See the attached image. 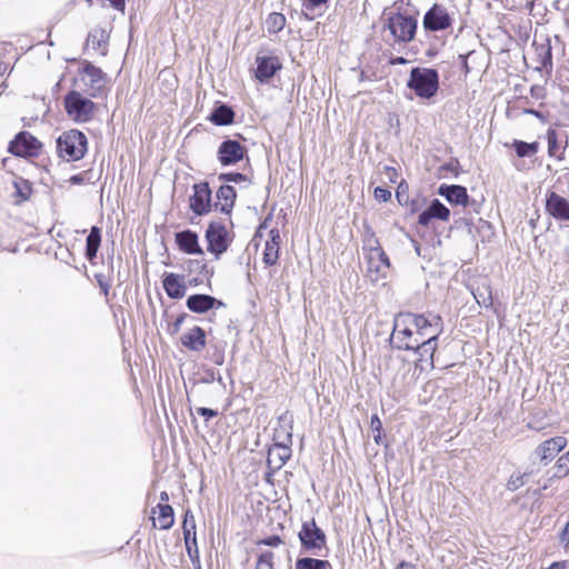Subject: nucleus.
Returning a JSON list of instances; mask_svg holds the SVG:
<instances>
[{"label":"nucleus","mask_w":569,"mask_h":569,"mask_svg":"<svg viewBox=\"0 0 569 569\" xmlns=\"http://www.w3.org/2000/svg\"><path fill=\"white\" fill-rule=\"evenodd\" d=\"M107 83L106 73L89 61H84L73 81L76 90L86 93L90 98L101 97Z\"/></svg>","instance_id":"f257e3e1"},{"label":"nucleus","mask_w":569,"mask_h":569,"mask_svg":"<svg viewBox=\"0 0 569 569\" xmlns=\"http://www.w3.org/2000/svg\"><path fill=\"white\" fill-rule=\"evenodd\" d=\"M87 151L88 139L86 134L78 129L64 131L57 139L58 156L64 161L81 160Z\"/></svg>","instance_id":"f03ea898"},{"label":"nucleus","mask_w":569,"mask_h":569,"mask_svg":"<svg viewBox=\"0 0 569 569\" xmlns=\"http://www.w3.org/2000/svg\"><path fill=\"white\" fill-rule=\"evenodd\" d=\"M298 539L301 553L317 557L325 556L323 550H327V536L313 518L302 522L298 532Z\"/></svg>","instance_id":"7ed1b4c3"},{"label":"nucleus","mask_w":569,"mask_h":569,"mask_svg":"<svg viewBox=\"0 0 569 569\" xmlns=\"http://www.w3.org/2000/svg\"><path fill=\"white\" fill-rule=\"evenodd\" d=\"M407 87L419 98L430 99L439 89V73L432 68L415 67L410 70Z\"/></svg>","instance_id":"20e7f679"},{"label":"nucleus","mask_w":569,"mask_h":569,"mask_svg":"<svg viewBox=\"0 0 569 569\" xmlns=\"http://www.w3.org/2000/svg\"><path fill=\"white\" fill-rule=\"evenodd\" d=\"M79 90L69 91L63 99L67 114L76 122H88L93 117L96 104L90 97H84Z\"/></svg>","instance_id":"39448f33"},{"label":"nucleus","mask_w":569,"mask_h":569,"mask_svg":"<svg viewBox=\"0 0 569 569\" xmlns=\"http://www.w3.org/2000/svg\"><path fill=\"white\" fill-rule=\"evenodd\" d=\"M418 21L412 16L400 12L390 13L385 28L390 31L395 42L408 43L413 40Z\"/></svg>","instance_id":"423d86ee"},{"label":"nucleus","mask_w":569,"mask_h":569,"mask_svg":"<svg viewBox=\"0 0 569 569\" xmlns=\"http://www.w3.org/2000/svg\"><path fill=\"white\" fill-rule=\"evenodd\" d=\"M413 328L418 339L426 340V338H432V340H438L443 331V321L439 315L432 312L416 313Z\"/></svg>","instance_id":"0eeeda50"},{"label":"nucleus","mask_w":569,"mask_h":569,"mask_svg":"<svg viewBox=\"0 0 569 569\" xmlns=\"http://www.w3.org/2000/svg\"><path fill=\"white\" fill-rule=\"evenodd\" d=\"M206 240L208 242V251L213 253L216 259L226 252L230 246L228 239V230L221 222L212 221L206 230Z\"/></svg>","instance_id":"6e6552de"},{"label":"nucleus","mask_w":569,"mask_h":569,"mask_svg":"<svg viewBox=\"0 0 569 569\" xmlns=\"http://www.w3.org/2000/svg\"><path fill=\"white\" fill-rule=\"evenodd\" d=\"M42 144L28 131H21L10 141L8 151L17 157L28 158L39 154Z\"/></svg>","instance_id":"1a4fd4ad"},{"label":"nucleus","mask_w":569,"mask_h":569,"mask_svg":"<svg viewBox=\"0 0 569 569\" xmlns=\"http://www.w3.org/2000/svg\"><path fill=\"white\" fill-rule=\"evenodd\" d=\"M193 193L189 198V208L197 216H204L212 209V191L207 181L192 186Z\"/></svg>","instance_id":"9d476101"},{"label":"nucleus","mask_w":569,"mask_h":569,"mask_svg":"<svg viewBox=\"0 0 569 569\" xmlns=\"http://www.w3.org/2000/svg\"><path fill=\"white\" fill-rule=\"evenodd\" d=\"M452 18L448 10L438 3H435L423 16L422 26L426 31L438 32L450 28Z\"/></svg>","instance_id":"9b49d317"},{"label":"nucleus","mask_w":569,"mask_h":569,"mask_svg":"<svg viewBox=\"0 0 569 569\" xmlns=\"http://www.w3.org/2000/svg\"><path fill=\"white\" fill-rule=\"evenodd\" d=\"M247 154V149L233 139L223 140L218 147L217 158L222 167L234 166Z\"/></svg>","instance_id":"f8f14e48"},{"label":"nucleus","mask_w":569,"mask_h":569,"mask_svg":"<svg viewBox=\"0 0 569 569\" xmlns=\"http://www.w3.org/2000/svg\"><path fill=\"white\" fill-rule=\"evenodd\" d=\"M545 211L557 221H569V200L556 191L548 190L545 199Z\"/></svg>","instance_id":"ddd939ff"},{"label":"nucleus","mask_w":569,"mask_h":569,"mask_svg":"<svg viewBox=\"0 0 569 569\" xmlns=\"http://www.w3.org/2000/svg\"><path fill=\"white\" fill-rule=\"evenodd\" d=\"M567 438L563 436H556L541 442L533 451V455L539 458L543 466L551 462L556 456L567 447Z\"/></svg>","instance_id":"4468645a"},{"label":"nucleus","mask_w":569,"mask_h":569,"mask_svg":"<svg viewBox=\"0 0 569 569\" xmlns=\"http://www.w3.org/2000/svg\"><path fill=\"white\" fill-rule=\"evenodd\" d=\"M254 77L260 83H267L281 68L277 56H257Z\"/></svg>","instance_id":"2eb2a0df"},{"label":"nucleus","mask_w":569,"mask_h":569,"mask_svg":"<svg viewBox=\"0 0 569 569\" xmlns=\"http://www.w3.org/2000/svg\"><path fill=\"white\" fill-rule=\"evenodd\" d=\"M187 308L194 313H206L211 309L226 307L224 302L206 293L190 295L186 300Z\"/></svg>","instance_id":"dca6fc26"},{"label":"nucleus","mask_w":569,"mask_h":569,"mask_svg":"<svg viewBox=\"0 0 569 569\" xmlns=\"http://www.w3.org/2000/svg\"><path fill=\"white\" fill-rule=\"evenodd\" d=\"M450 210L439 199H432L429 206L418 216V223L428 227L432 220L448 221Z\"/></svg>","instance_id":"f3484780"},{"label":"nucleus","mask_w":569,"mask_h":569,"mask_svg":"<svg viewBox=\"0 0 569 569\" xmlns=\"http://www.w3.org/2000/svg\"><path fill=\"white\" fill-rule=\"evenodd\" d=\"M438 194L443 197L450 204L463 207L469 204L467 188L460 184H440Z\"/></svg>","instance_id":"a211bd4d"},{"label":"nucleus","mask_w":569,"mask_h":569,"mask_svg":"<svg viewBox=\"0 0 569 569\" xmlns=\"http://www.w3.org/2000/svg\"><path fill=\"white\" fill-rule=\"evenodd\" d=\"M548 143V156L561 160L565 149L568 144V136L553 128H549L546 133Z\"/></svg>","instance_id":"6ab92c4d"},{"label":"nucleus","mask_w":569,"mask_h":569,"mask_svg":"<svg viewBox=\"0 0 569 569\" xmlns=\"http://www.w3.org/2000/svg\"><path fill=\"white\" fill-rule=\"evenodd\" d=\"M291 446L272 445L268 450L267 465L271 473L279 471L291 458Z\"/></svg>","instance_id":"aec40b11"},{"label":"nucleus","mask_w":569,"mask_h":569,"mask_svg":"<svg viewBox=\"0 0 569 569\" xmlns=\"http://www.w3.org/2000/svg\"><path fill=\"white\" fill-rule=\"evenodd\" d=\"M176 243L178 248L187 254H203L199 244L198 234L192 230H183L176 233Z\"/></svg>","instance_id":"412c9836"},{"label":"nucleus","mask_w":569,"mask_h":569,"mask_svg":"<svg viewBox=\"0 0 569 569\" xmlns=\"http://www.w3.org/2000/svg\"><path fill=\"white\" fill-rule=\"evenodd\" d=\"M181 345L191 351H201L207 343L206 331L194 326L188 332L181 336Z\"/></svg>","instance_id":"4be33fe9"},{"label":"nucleus","mask_w":569,"mask_h":569,"mask_svg":"<svg viewBox=\"0 0 569 569\" xmlns=\"http://www.w3.org/2000/svg\"><path fill=\"white\" fill-rule=\"evenodd\" d=\"M216 197L218 199V202L214 203L216 209L224 214H230L237 198L236 189L232 186L222 184L217 190Z\"/></svg>","instance_id":"5701e85b"},{"label":"nucleus","mask_w":569,"mask_h":569,"mask_svg":"<svg viewBox=\"0 0 569 569\" xmlns=\"http://www.w3.org/2000/svg\"><path fill=\"white\" fill-rule=\"evenodd\" d=\"M418 339L416 331L411 329H402L400 333L390 336V345L393 349L410 351L418 346Z\"/></svg>","instance_id":"b1692460"},{"label":"nucleus","mask_w":569,"mask_h":569,"mask_svg":"<svg viewBox=\"0 0 569 569\" xmlns=\"http://www.w3.org/2000/svg\"><path fill=\"white\" fill-rule=\"evenodd\" d=\"M279 244H280V233L278 229H271L269 232V239L266 241L264 250H263V262L267 266H273L277 263L279 258Z\"/></svg>","instance_id":"393cba45"},{"label":"nucleus","mask_w":569,"mask_h":569,"mask_svg":"<svg viewBox=\"0 0 569 569\" xmlns=\"http://www.w3.org/2000/svg\"><path fill=\"white\" fill-rule=\"evenodd\" d=\"M273 441L277 446L292 445V422L287 420L286 415L278 419V427L273 430Z\"/></svg>","instance_id":"a878e982"},{"label":"nucleus","mask_w":569,"mask_h":569,"mask_svg":"<svg viewBox=\"0 0 569 569\" xmlns=\"http://www.w3.org/2000/svg\"><path fill=\"white\" fill-rule=\"evenodd\" d=\"M162 286L167 296L171 299H181L186 295L187 288L177 273H167L163 278Z\"/></svg>","instance_id":"bb28decb"},{"label":"nucleus","mask_w":569,"mask_h":569,"mask_svg":"<svg viewBox=\"0 0 569 569\" xmlns=\"http://www.w3.org/2000/svg\"><path fill=\"white\" fill-rule=\"evenodd\" d=\"M301 13L305 19L312 21L325 14L329 0H300Z\"/></svg>","instance_id":"cd10ccee"},{"label":"nucleus","mask_w":569,"mask_h":569,"mask_svg":"<svg viewBox=\"0 0 569 569\" xmlns=\"http://www.w3.org/2000/svg\"><path fill=\"white\" fill-rule=\"evenodd\" d=\"M233 109L226 103H218L209 116V120L216 126H229L234 121Z\"/></svg>","instance_id":"c85d7f7f"},{"label":"nucleus","mask_w":569,"mask_h":569,"mask_svg":"<svg viewBox=\"0 0 569 569\" xmlns=\"http://www.w3.org/2000/svg\"><path fill=\"white\" fill-rule=\"evenodd\" d=\"M390 260L387 253L382 250L381 247H376L370 249L369 254V270L376 269L377 272L382 273L385 276V270L389 269Z\"/></svg>","instance_id":"c756f323"},{"label":"nucleus","mask_w":569,"mask_h":569,"mask_svg":"<svg viewBox=\"0 0 569 569\" xmlns=\"http://www.w3.org/2000/svg\"><path fill=\"white\" fill-rule=\"evenodd\" d=\"M101 244V230L97 226L91 227L86 239V258L93 263Z\"/></svg>","instance_id":"7c9ffc66"},{"label":"nucleus","mask_w":569,"mask_h":569,"mask_svg":"<svg viewBox=\"0 0 569 569\" xmlns=\"http://www.w3.org/2000/svg\"><path fill=\"white\" fill-rule=\"evenodd\" d=\"M436 350L437 340H432V338H426V340H419L418 346L415 347L411 351L418 356V361H429L432 366Z\"/></svg>","instance_id":"2f4dec72"},{"label":"nucleus","mask_w":569,"mask_h":569,"mask_svg":"<svg viewBox=\"0 0 569 569\" xmlns=\"http://www.w3.org/2000/svg\"><path fill=\"white\" fill-rule=\"evenodd\" d=\"M471 293L479 306L485 308L492 306L491 286L487 280L482 281L477 287H472Z\"/></svg>","instance_id":"473e14b6"},{"label":"nucleus","mask_w":569,"mask_h":569,"mask_svg":"<svg viewBox=\"0 0 569 569\" xmlns=\"http://www.w3.org/2000/svg\"><path fill=\"white\" fill-rule=\"evenodd\" d=\"M182 529L187 553L190 559H192L190 551V537L192 536V543L196 546V520L190 510H187L184 513Z\"/></svg>","instance_id":"72a5a7b5"},{"label":"nucleus","mask_w":569,"mask_h":569,"mask_svg":"<svg viewBox=\"0 0 569 569\" xmlns=\"http://www.w3.org/2000/svg\"><path fill=\"white\" fill-rule=\"evenodd\" d=\"M316 557H299L296 560L295 569H332L330 561Z\"/></svg>","instance_id":"f704fd0d"},{"label":"nucleus","mask_w":569,"mask_h":569,"mask_svg":"<svg viewBox=\"0 0 569 569\" xmlns=\"http://www.w3.org/2000/svg\"><path fill=\"white\" fill-rule=\"evenodd\" d=\"M512 148L519 158L532 157L539 151L537 141L526 142L522 140H513Z\"/></svg>","instance_id":"c9c22d12"},{"label":"nucleus","mask_w":569,"mask_h":569,"mask_svg":"<svg viewBox=\"0 0 569 569\" xmlns=\"http://www.w3.org/2000/svg\"><path fill=\"white\" fill-rule=\"evenodd\" d=\"M416 313L412 312H399L393 319V329L391 336L400 333L402 329H411L413 327V318Z\"/></svg>","instance_id":"e433bc0d"},{"label":"nucleus","mask_w":569,"mask_h":569,"mask_svg":"<svg viewBox=\"0 0 569 569\" xmlns=\"http://www.w3.org/2000/svg\"><path fill=\"white\" fill-rule=\"evenodd\" d=\"M14 196L19 199L17 202H23L29 200L32 193V184L29 180L23 178H17L13 181Z\"/></svg>","instance_id":"4c0bfd02"},{"label":"nucleus","mask_w":569,"mask_h":569,"mask_svg":"<svg viewBox=\"0 0 569 569\" xmlns=\"http://www.w3.org/2000/svg\"><path fill=\"white\" fill-rule=\"evenodd\" d=\"M157 507L159 509L158 520L160 523V529H162V530L170 529L174 523L173 508L167 503L166 505L159 503Z\"/></svg>","instance_id":"58836bf2"},{"label":"nucleus","mask_w":569,"mask_h":569,"mask_svg":"<svg viewBox=\"0 0 569 569\" xmlns=\"http://www.w3.org/2000/svg\"><path fill=\"white\" fill-rule=\"evenodd\" d=\"M286 26V17L280 12H271L266 19V27L269 33H278Z\"/></svg>","instance_id":"ea45409f"},{"label":"nucleus","mask_w":569,"mask_h":569,"mask_svg":"<svg viewBox=\"0 0 569 569\" xmlns=\"http://www.w3.org/2000/svg\"><path fill=\"white\" fill-rule=\"evenodd\" d=\"M188 269L190 272H198L206 277H211L213 274V270L209 269L208 264L203 259H193L188 261Z\"/></svg>","instance_id":"a19ab883"},{"label":"nucleus","mask_w":569,"mask_h":569,"mask_svg":"<svg viewBox=\"0 0 569 569\" xmlns=\"http://www.w3.org/2000/svg\"><path fill=\"white\" fill-rule=\"evenodd\" d=\"M529 476V473L527 472H513L507 483H506V488L507 490L509 491H516L518 489H520L525 483H526V478Z\"/></svg>","instance_id":"79ce46f5"},{"label":"nucleus","mask_w":569,"mask_h":569,"mask_svg":"<svg viewBox=\"0 0 569 569\" xmlns=\"http://www.w3.org/2000/svg\"><path fill=\"white\" fill-rule=\"evenodd\" d=\"M273 557L274 555L272 551L261 552L258 556L254 569H274Z\"/></svg>","instance_id":"37998d69"},{"label":"nucleus","mask_w":569,"mask_h":569,"mask_svg":"<svg viewBox=\"0 0 569 569\" xmlns=\"http://www.w3.org/2000/svg\"><path fill=\"white\" fill-rule=\"evenodd\" d=\"M553 468L555 473L552 478L562 479L569 475V462L563 459V456L558 458Z\"/></svg>","instance_id":"c03bdc74"},{"label":"nucleus","mask_w":569,"mask_h":569,"mask_svg":"<svg viewBox=\"0 0 569 569\" xmlns=\"http://www.w3.org/2000/svg\"><path fill=\"white\" fill-rule=\"evenodd\" d=\"M370 428L373 432V440L377 445H380L381 443V440H382V435H381V431H382V422L380 420V418L378 417V415H372L371 418H370Z\"/></svg>","instance_id":"a18cd8bd"},{"label":"nucleus","mask_w":569,"mask_h":569,"mask_svg":"<svg viewBox=\"0 0 569 569\" xmlns=\"http://www.w3.org/2000/svg\"><path fill=\"white\" fill-rule=\"evenodd\" d=\"M218 180L221 182L241 183L248 181V178L241 172H223L218 176Z\"/></svg>","instance_id":"49530a36"},{"label":"nucleus","mask_w":569,"mask_h":569,"mask_svg":"<svg viewBox=\"0 0 569 569\" xmlns=\"http://www.w3.org/2000/svg\"><path fill=\"white\" fill-rule=\"evenodd\" d=\"M539 61L543 69H552V52L550 44L542 48V52L539 53Z\"/></svg>","instance_id":"de8ad7c7"},{"label":"nucleus","mask_w":569,"mask_h":569,"mask_svg":"<svg viewBox=\"0 0 569 569\" xmlns=\"http://www.w3.org/2000/svg\"><path fill=\"white\" fill-rule=\"evenodd\" d=\"M88 43L92 46L93 49L101 48L102 44H106V37L103 31H96L92 33H89L88 36Z\"/></svg>","instance_id":"09e8293b"},{"label":"nucleus","mask_w":569,"mask_h":569,"mask_svg":"<svg viewBox=\"0 0 569 569\" xmlns=\"http://www.w3.org/2000/svg\"><path fill=\"white\" fill-rule=\"evenodd\" d=\"M188 317H189V316H188L186 312L180 313V315L176 318V320H174L171 325H169V328H168L169 333H170L171 336L177 335V333L180 331L182 323L184 322V320H186Z\"/></svg>","instance_id":"8fccbe9b"},{"label":"nucleus","mask_w":569,"mask_h":569,"mask_svg":"<svg viewBox=\"0 0 569 569\" xmlns=\"http://www.w3.org/2000/svg\"><path fill=\"white\" fill-rule=\"evenodd\" d=\"M440 171H448L453 174V177H458L461 168L458 159H453L450 162H447L440 167Z\"/></svg>","instance_id":"3c124183"},{"label":"nucleus","mask_w":569,"mask_h":569,"mask_svg":"<svg viewBox=\"0 0 569 569\" xmlns=\"http://www.w3.org/2000/svg\"><path fill=\"white\" fill-rule=\"evenodd\" d=\"M258 543L268 547H278L282 543V539L278 535H272L261 539Z\"/></svg>","instance_id":"603ef678"},{"label":"nucleus","mask_w":569,"mask_h":569,"mask_svg":"<svg viewBox=\"0 0 569 569\" xmlns=\"http://www.w3.org/2000/svg\"><path fill=\"white\" fill-rule=\"evenodd\" d=\"M373 194H375L376 199H378L379 201H382V202H387L391 198V192L388 189L382 188V187H376Z\"/></svg>","instance_id":"864d4df0"},{"label":"nucleus","mask_w":569,"mask_h":569,"mask_svg":"<svg viewBox=\"0 0 569 569\" xmlns=\"http://www.w3.org/2000/svg\"><path fill=\"white\" fill-rule=\"evenodd\" d=\"M216 381V371L213 369H207L204 373L199 378L198 383H212Z\"/></svg>","instance_id":"5fc2aeb1"},{"label":"nucleus","mask_w":569,"mask_h":569,"mask_svg":"<svg viewBox=\"0 0 569 569\" xmlns=\"http://www.w3.org/2000/svg\"><path fill=\"white\" fill-rule=\"evenodd\" d=\"M197 413L200 415L201 417L206 418V420L214 418L219 415V412L217 410L206 408V407L197 408Z\"/></svg>","instance_id":"6e6d98bb"},{"label":"nucleus","mask_w":569,"mask_h":569,"mask_svg":"<svg viewBox=\"0 0 569 569\" xmlns=\"http://www.w3.org/2000/svg\"><path fill=\"white\" fill-rule=\"evenodd\" d=\"M425 200H420V199H412L410 202L408 201V206H409V210L411 213H415L417 211H419L422 207V202Z\"/></svg>","instance_id":"4d7b16f0"},{"label":"nucleus","mask_w":569,"mask_h":569,"mask_svg":"<svg viewBox=\"0 0 569 569\" xmlns=\"http://www.w3.org/2000/svg\"><path fill=\"white\" fill-rule=\"evenodd\" d=\"M96 279L101 288V290L103 291V293L107 296L109 293V283L104 280V276L103 274H96Z\"/></svg>","instance_id":"13d9d810"},{"label":"nucleus","mask_w":569,"mask_h":569,"mask_svg":"<svg viewBox=\"0 0 569 569\" xmlns=\"http://www.w3.org/2000/svg\"><path fill=\"white\" fill-rule=\"evenodd\" d=\"M559 540L561 543L568 545L569 543V522L565 525L561 532L559 533Z\"/></svg>","instance_id":"bf43d9fd"},{"label":"nucleus","mask_w":569,"mask_h":569,"mask_svg":"<svg viewBox=\"0 0 569 569\" xmlns=\"http://www.w3.org/2000/svg\"><path fill=\"white\" fill-rule=\"evenodd\" d=\"M401 188H402V184H399L397 192H396V197L400 204H406V203H408L409 199H408V196L401 190Z\"/></svg>","instance_id":"052dcab7"},{"label":"nucleus","mask_w":569,"mask_h":569,"mask_svg":"<svg viewBox=\"0 0 569 569\" xmlns=\"http://www.w3.org/2000/svg\"><path fill=\"white\" fill-rule=\"evenodd\" d=\"M69 182L73 186L83 184L84 183V174L83 173L73 174L69 178Z\"/></svg>","instance_id":"680f3d73"},{"label":"nucleus","mask_w":569,"mask_h":569,"mask_svg":"<svg viewBox=\"0 0 569 569\" xmlns=\"http://www.w3.org/2000/svg\"><path fill=\"white\" fill-rule=\"evenodd\" d=\"M111 4V7L118 11L123 12L126 8L124 0H108Z\"/></svg>","instance_id":"e2e57ef3"},{"label":"nucleus","mask_w":569,"mask_h":569,"mask_svg":"<svg viewBox=\"0 0 569 569\" xmlns=\"http://www.w3.org/2000/svg\"><path fill=\"white\" fill-rule=\"evenodd\" d=\"M190 551L192 555L191 561L194 562L197 560L199 562V553H198V547L192 543V536L190 537Z\"/></svg>","instance_id":"0e129e2a"},{"label":"nucleus","mask_w":569,"mask_h":569,"mask_svg":"<svg viewBox=\"0 0 569 569\" xmlns=\"http://www.w3.org/2000/svg\"><path fill=\"white\" fill-rule=\"evenodd\" d=\"M523 113L532 114V116H535L536 118H538L540 120H545L543 113L541 111H539V110H536V109H525Z\"/></svg>","instance_id":"69168bd1"},{"label":"nucleus","mask_w":569,"mask_h":569,"mask_svg":"<svg viewBox=\"0 0 569 569\" xmlns=\"http://www.w3.org/2000/svg\"><path fill=\"white\" fill-rule=\"evenodd\" d=\"M396 569H417L416 566L408 561H401Z\"/></svg>","instance_id":"338daca9"},{"label":"nucleus","mask_w":569,"mask_h":569,"mask_svg":"<svg viewBox=\"0 0 569 569\" xmlns=\"http://www.w3.org/2000/svg\"><path fill=\"white\" fill-rule=\"evenodd\" d=\"M224 361V356L222 352H218L213 355V362L218 366H221Z\"/></svg>","instance_id":"774afa93"}]
</instances>
